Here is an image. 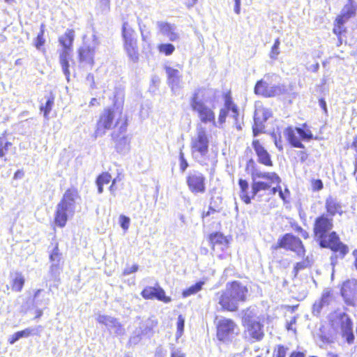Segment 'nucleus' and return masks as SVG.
Masks as SVG:
<instances>
[{
  "mask_svg": "<svg viewBox=\"0 0 357 357\" xmlns=\"http://www.w3.org/2000/svg\"><path fill=\"white\" fill-rule=\"evenodd\" d=\"M333 218L322 215L315 220L314 232L319 241L321 247L328 248L334 252H339L340 257L342 259L349 252L347 245L340 242L335 231L331 232L328 236L326 235L333 228Z\"/></svg>",
  "mask_w": 357,
  "mask_h": 357,
  "instance_id": "f257e3e1",
  "label": "nucleus"
},
{
  "mask_svg": "<svg viewBox=\"0 0 357 357\" xmlns=\"http://www.w3.org/2000/svg\"><path fill=\"white\" fill-rule=\"evenodd\" d=\"M80 196L77 189L69 188L63 195L61 201L56 206L54 222L59 227H64L68 219L73 217L77 206L79 204Z\"/></svg>",
  "mask_w": 357,
  "mask_h": 357,
  "instance_id": "f03ea898",
  "label": "nucleus"
},
{
  "mask_svg": "<svg viewBox=\"0 0 357 357\" xmlns=\"http://www.w3.org/2000/svg\"><path fill=\"white\" fill-rule=\"evenodd\" d=\"M248 290L238 281L227 283L222 292L217 294L218 303L224 310L236 311L240 303L245 301Z\"/></svg>",
  "mask_w": 357,
  "mask_h": 357,
  "instance_id": "7ed1b4c3",
  "label": "nucleus"
},
{
  "mask_svg": "<svg viewBox=\"0 0 357 357\" xmlns=\"http://www.w3.org/2000/svg\"><path fill=\"white\" fill-rule=\"evenodd\" d=\"M190 106L192 112L197 116L201 123L217 127L215 106L208 104L201 95V91H195L190 98Z\"/></svg>",
  "mask_w": 357,
  "mask_h": 357,
  "instance_id": "20e7f679",
  "label": "nucleus"
},
{
  "mask_svg": "<svg viewBox=\"0 0 357 357\" xmlns=\"http://www.w3.org/2000/svg\"><path fill=\"white\" fill-rule=\"evenodd\" d=\"M209 140L206 128L198 124L196 135L191 139L192 158L198 162L203 163L208 151Z\"/></svg>",
  "mask_w": 357,
  "mask_h": 357,
  "instance_id": "39448f33",
  "label": "nucleus"
},
{
  "mask_svg": "<svg viewBox=\"0 0 357 357\" xmlns=\"http://www.w3.org/2000/svg\"><path fill=\"white\" fill-rule=\"evenodd\" d=\"M284 91L280 84V77L276 74H266L258 81L255 86V93L264 97H274L282 94Z\"/></svg>",
  "mask_w": 357,
  "mask_h": 357,
  "instance_id": "423d86ee",
  "label": "nucleus"
},
{
  "mask_svg": "<svg viewBox=\"0 0 357 357\" xmlns=\"http://www.w3.org/2000/svg\"><path fill=\"white\" fill-rule=\"evenodd\" d=\"M329 321L333 330L346 337L351 343L354 339L353 334V322L349 315L344 312L335 311L330 314Z\"/></svg>",
  "mask_w": 357,
  "mask_h": 357,
  "instance_id": "0eeeda50",
  "label": "nucleus"
},
{
  "mask_svg": "<svg viewBox=\"0 0 357 357\" xmlns=\"http://www.w3.org/2000/svg\"><path fill=\"white\" fill-rule=\"evenodd\" d=\"M123 119V114L117 109H105L97 121L94 136L96 138L103 136L107 130L112 129Z\"/></svg>",
  "mask_w": 357,
  "mask_h": 357,
  "instance_id": "6e6552de",
  "label": "nucleus"
},
{
  "mask_svg": "<svg viewBox=\"0 0 357 357\" xmlns=\"http://www.w3.org/2000/svg\"><path fill=\"white\" fill-rule=\"evenodd\" d=\"M253 183L252 184V193L254 198L261 190H267L273 184H280L281 179L275 172H264L255 170L252 174Z\"/></svg>",
  "mask_w": 357,
  "mask_h": 357,
  "instance_id": "1a4fd4ad",
  "label": "nucleus"
},
{
  "mask_svg": "<svg viewBox=\"0 0 357 357\" xmlns=\"http://www.w3.org/2000/svg\"><path fill=\"white\" fill-rule=\"evenodd\" d=\"M122 36L124 41V48L130 59L136 62L138 60L137 39L135 32L128 22H124L122 26Z\"/></svg>",
  "mask_w": 357,
  "mask_h": 357,
  "instance_id": "9d476101",
  "label": "nucleus"
},
{
  "mask_svg": "<svg viewBox=\"0 0 357 357\" xmlns=\"http://www.w3.org/2000/svg\"><path fill=\"white\" fill-rule=\"evenodd\" d=\"M239 328L234 321L223 318L218 321L217 325V337L220 341L228 342L238 334Z\"/></svg>",
  "mask_w": 357,
  "mask_h": 357,
  "instance_id": "9b49d317",
  "label": "nucleus"
},
{
  "mask_svg": "<svg viewBox=\"0 0 357 357\" xmlns=\"http://www.w3.org/2000/svg\"><path fill=\"white\" fill-rule=\"evenodd\" d=\"M284 133L292 146L300 149H304V145L301 142V139L310 140L313 137L309 129L301 128L288 127L285 129Z\"/></svg>",
  "mask_w": 357,
  "mask_h": 357,
  "instance_id": "f8f14e48",
  "label": "nucleus"
},
{
  "mask_svg": "<svg viewBox=\"0 0 357 357\" xmlns=\"http://www.w3.org/2000/svg\"><path fill=\"white\" fill-rule=\"evenodd\" d=\"M245 326L244 334L246 338L260 340L264 337L263 325L257 319L245 317L243 319Z\"/></svg>",
  "mask_w": 357,
  "mask_h": 357,
  "instance_id": "ddd939ff",
  "label": "nucleus"
},
{
  "mask_svg": "<svg viewBox=\"0 0 357 357\" xmlns=\"http://www.w3.org/2000/svg\"><path fill=\"white\" fill-rule=\"evenodd\" d=\"M341 295L346 305L357 307V280L352 278L343 282Z\"/></svg>",
  "mask_w": 357,
  "mask_h": 357,
  "instance_id": "4468645a",
  "label": "nucleus"
},
{
  "mask_svg": "<svg viewBox=\"0 0 357 357\" xmlns=\"http://www.w3.org/2000/svg\"><path fill=\"white\" fill-rule=\"evenodd\" d=\"M275 248L290 250L295 252L299 257L305 255V249L300 238L289 234H285L282 238L279 239Z\"/></svg>",
  "mask_w": 357,
  "mask_h": 357,
  "instance_id": "2eb2a0df",
  "label": "nucleus"
},
{
  "mask_svg": "<svg viewBox=\"0 0 357 357\" xmlns=\"http://www.w3.org/2000/svg\"><path fill=\"white\" fill-rule=\"evenodd\" d=\"M99 44V38L96 33H93L91 43H85L84 46L79 49V61L92 66L94 63L93 58L96 49L98 47Z\"/></svg>",
  "mask_w": 357,
  "mask_h": 357,
  "instance_id": "dca6fc26",
  "label": "nucleus"
},
{
  "mask_svg": "<svg viewBox=\"0 0 357 357\" xmlns=\"http://www.w3.org/2000/svg\"><path fill=\"white\" fill-rule=\"evenodd\" d=\"M206 178L198 171H192L189 172L186 183L190 192L194 194L204 193L206 191L205 186Z\"/></svg>",
  "mask_w": 357,
  "mask_h": 357,
  "instance_id": "f3484780",
  "label": "nucleus"
},
{
  "mask_svg": "<svg viewBox=\"0 0 357 357\" xmlns=\"http://www.w3.org/2000/svg\"><path fill=\"white\" fill-rule=\"evenodd\" d=\"M271 116V111L262 106H258L255 112L254 125L252 126L253 135L255 137L259 133L263 132L264 129V122Z\"/></svg>",
  "mask_w": 357,
  "mask_h": 357,
  "instance_id": "a211bd4d",
  "label": "nucleus"
},
{
  "mask_svg": "<svg viewBox=\"0 0 357 357\" xmlns=\"http://www.w3.org/2000/svg\"><path fill=\"white\" fill-rule=\"evenodd\" d=\"M335 301V295L330 288L323 290L319 299L317 300L312 306V314L314 316H319L322 310L331 305Z\"/></svg>",
  "mask_w": 357,
  "mask_h": 357,
  "instance_id": "6ab92c4d",
  "label": "nucleus"
},
{
  "mask_svg": "<svg viewBox=\"0 0 357 357\" xmlns=\"http://www.w3.org/2000/svg\"><path fill=\"white\" fill-rule=\"evenodd\" d=\"M96 320L98 323L104 324L108 329L117 335H122L125 333V329L122 325L113 317L105 314H98L96 317Z\"/></svg>",
  "mask_w": 357,
  "mask_h": 357,
  "instance_id": "aec40b11",
  "label": "nucleus"
},
{
  "mask_svg": "<svg viewBox=\"0 0 357 357\" xmlns=\"http://www.w3.org/2000/svg\"><path fill=\"white\" fill-rule=\"evenodd\" d=\"M156 26L160 34L167 37L170 41L174 42L179 39L180 35L177 26L165 21H158Z\"/></svg>",
  "mask_w": 357,
  "mask_h": 357,
  "instance_id": "412c9836",
  "label": "nucleus"
},
{
  "mask_svg": "<svg viewBox=\"0 0 357 357\" xmlns=\"http://www.w3.org/2000/svg\"><path fill=\"white\" fill-rule=\"evenodd\" d=\"M165 69L167 75V84L172 91L176 93L181 88L182 75L178 69L169 66H165Z\"/></svg>",
  "mask_w": 357,
  "mask_h": 357,
  "instance_id": "4be33fe9",
  "label": "nucleus"
},
{
  "mask_svg": "<svg viewBox=\"0 0 357 357\" xmlns=\"http://www.w3.org/2000/svg\"><path fill=\"white\" fill-rule=\"evenodd\" d=\"M253 149L257 155V160L259 163L266 166H273V162L271 155L264 147L259 143V140L255 139L252 142Z\"/></svg>",
  "mask_w": 357,
  "mask_h": 357,
  "instance_id": "5701e85b",
  "label": "nucleus"
},
{
  "mask_svg": "<svg viewBox=\"0 0 357 357\" xmlns=\"http://www.w3.org/2000/svg\"><path fill=\"white\" fill-rule=\"evenodd\" d=\"M236 105L232 101L231 97H226L225 100L224 107L220 109L218 120L216 123H218V128H220L222 125L225 122L227 116L229 115L230 110H233L235 112Z\"/></svg>",
  "mask_w": 357,
  "mask_h": 357,
  "instance_id": "b1692460",
  "label": "nucleus"
},
{
  "mask_svg": "<svg viewBox=\"0 0 357 357\" xmlns=\"http://www.w3.org/2000/svg\"><path fill=\"white\" fill-rule=\"evenodd\" d=\"M209 238L213 251L216 250L223 251L228 247V240L227 237L221 233H213L210 235Z\"/></svg>",
  "mask_w": 357,
  "mask_h": 357,
  "instance_id": "393cba45",
  "label": "nucleus"
},
{
  "mask_svg": "<svg viewBox=\"0 0 357 357\" xmlns=\"http://www.w3.org/2000/svg\"><path fill=\"white\" fill-rule=\"evenodd\" d=\"M75 38V31L73 29H67L65 33L59 38V42L63 45V50L70 51Z\"/></svg>",
  "mask_w": 357,
  "mask_h": 357,
  "instance_id": "a878e982",
  "label": "nucleus"
},
{
  "mask_svg": "<svg viewBox=\"0 0 357 357\" xmlns=\"http://www.w3.org/2000/svg\"><path fill=\"white\" fill-rule=\"evenodd\" d=\"M70 56V52L68 51V50H62L61 52L60 53L59 56V62L62 67V70L66 77L67 80H69V76H70V71H69V63H68V59Z\"/></svg>",
  "mask_w": 357,
  "mask_h": 357,
  "instance_id": "bb28decb",
  "label": "nucleus"
},
{
  "mask_svg": "<svg viewBox=\"0 0 357 357\" xmlns=\"http://www.w3.org/2000/svg\"><path fill=\"white\" fill-rule=\"evenodd\" d=\"M116 149L120 153H126L130 150V139L123 136L116 140Z\"/></svg>",
  "mask_w": 357,
  "mask_h": 357,
  "instance_id": "cd10ccee",
  "label": "nucleus"
},
{
  "mask_svg": "<svg viewBox=\"0 0 357 357\" xmlns=\"http://www.w3.org/2000/svg\"><path fill=\"white\" fill-rule=\"evenodd\" d=\"M356 6L352 0H349L348 3L344 6L340 15V20H342V17L349 19L355 15Z\"/></svg>",
  "mask_w": 357,
  "mask_h": 357,
  "instance_id": "c85d7f7f",
  "label": "nucleus"
},
{
  "mask_svg": "<svg viewBox=\"0 0 357 357\" xmlns=\"http://www.w3.org/2000/svg\"><path fill=\"white\" fill-rule=\"evenodd\" d=\"M326 207L327 212L333 216L337 213H340V205L332 197H329L326 201Z\"/></svg>",
  "mask_w": 357,
  "mask_h": 357,
  "instance_id": "c756f323",
  "label": "nucleus"
},
{
  "mask_svg": "<svg viewBox=\"0 0 357 357\" xmlns=\"http://www.w3.org/2000/svg\"><path fill=\"white\" fill-rule=\"evenodd\" d=\"M112 176L108 172L101 174L96 179V184L98 185V192L99 194L103 192V185L108 184L111 181Z\"/></svg>",
  "mask_w": 357,
  "mask_h": 357,
  "instance_id": "7c9ffc66",
  "label": "nucleus"
},
{
  "mask_svg": "<svg viewBox=\"0 0 357 357\" xmlns=\"http://www.w3.org/2000/svg\"><path fill=\"white\" fill-rule=\"evenodd\" d=\"M24 284V278L20 273H15L12 283V289L15 291H21Z\"/></svg>",
  "mask_w": 357,
  "mask_h": 357,
  "instance_id": "2f4dec72",
  "label": "nucleus"
},
{
  "mask_svg": "<svg viewBox=\"0 0 357 357\" xmlns=\"http://www.w3.org/2000/svg\"><path fill=\"white\" fill-rule=\"evenodd\" d=\"M204 284V281H199L196 284L190 286L188 289L183 291L182 295L184 298L188 297L191 295L195 294L199 292Z\"/></svg>",
  "mask_w": 357,
  "mask_h": 357,
  "instance_id": "473e14b6",
  "label": "nucleus"
},
{
  "mask_svg": "<svg viewBox=\"0 0 357 357\" xmlns=\"http://www.w3.org/2000/svg\"><path fill=\"white\" fill-rule=\"evenodd\" d=\"M61 271L62 266L61 264H52L50 268V274L52 278L54 280H58Z\"/></svg>",
  "mask_w": 357,
  "mask_h": 357,
  "instance_id": "72a5a7b5",
  "label": "nucleus"
},
{
  "mask_svg": "<svg viewBox=\"0 0 357 357\" xmlns=\"http://www.w3.org/2000/svg\"><path fill=\"white\" fill-rule=\"evenodd\" d=\"M155 298L165 303L171 301V298L169 296H166L165 291L160 287H155Z\"/></svg>",
  "mask_w": 357,
  "mask_h": 357,
  "instance_id": "f704fd0d",
  "label": "nucleus"
},
{
  "mask_svg": "<svg viewBox=\"0 0 357 357\" xmlns=\"http://www.w3.org/2000/svg\"><path fill=\"white\" fill-rule=\"evenodd\" d=\"M158 50L160 53H163L165 55L169 56L174 52L175 47L170 43L161 44L158 46Z\"/></svg>",
  "mask_w": 357,
  "mask_h": 357,
  "instance_id": "c9c22d12",
  "label": "nucleus"
},
{
  "mask_svg": "<svg viewBox=\"0 0 357 357\" xmlns=\"http://www.w3.org/2000/svg\"><path fill=\"white\" fill-rule=\"evenodd\" d=\"M155 287H146L141 293L142 296L145 299H153L155 298Z\"/></svg>",
  "mask_w": 357,
  "mask_h": 357,
  "instance_id": "e433bc0d",
  "label": "nucleus"
},
{
  "mask_svg": "<svg viewBox=\"0 0 357 357\" xmlns=\"http://www.w3.org/2000/svg\"><path fill=\"white\" fill-rule=\"evenodd\" d=\"M280 38H277L274 44L271 48V52H270V57L273 59H276L278 56L280 54Z\"/></svg>",
  "mask_w": 357,
  "mask_h": 357,
  "instance_id": "4c0bfd02",
  "label": "nucleus"
},
{
  "mask_svg": "<svg viewBox=\"0 0 357 357\" xmlns=\"http://www.w3.org/2000/svg\"><path fill=\"white\" fill-rule=\"evenodd\" d=\"M110 0H97L96 8L102 13L109 10Z\"/></svg>",
  "mask_w": 357,
  "mask_h": 357,
  "instance_id": "58836bf2",
  "label": "nucleus"
},
{
  "mask_svg": "<svg viewBox=\"0 0 357 357\" xmlns=\"http://www.w3.org/2000/svg\"><path fill=\"white\" fill-rule=\"evenodd\" d=\"M50 259L52 261V263L54 264H61V254L59 252V248L57 246H56L54 250H52V252L51 253L50 256Z\"/></svg>",
  "mask_w": 357,
  "mask_h": 357,
  "instance_id": "ea45409f",
  "label": "nucleus"
},
{
  "mask_svg": "<svg viewBox=\"0 0 357 357\" xmlns=\"http://www.w3.org/2000/svg\"><path fill=\"white\" fill-rule=\"evenodd\" d=\"M185 325V319L182 315H179L177 320V331H176V337L178 338L181 337L184 330Z\"/></svg>",
  "mask_w": 357,
  "mask_h": 357,
  "instance_id": "a19ab883",
  "label": "nucleus"
},
{
  "mask_svg": "<svg viewBox=\"0 0 357 357\" xmlns=\"http://www.w3.org/2000/svg\"><path fill=\"white\" fill-rule=\"evenodd\" d=\"M53 105H54V99L49 98L47 100L45 105L40 107V110L44 112V116L45 118H47L49 113L52 110Z\"/></svg>",
  "mask_w": 357,
  "mask_h": 357,
  "instance_id": "79ce46f5",
  "label": "nucleus"
},
{
  "mask_svg": "<svg viewBox=\"0 0 357 357\" xmlns=\"http://www.w3.org/2000/svg\"><path fill=\"white\" fill-rule=\"evenodd\" d=\"M43 28H44V25L41 24L40 32L38 34L36 40L35 45L38 50H40V47H42L44 45L45 41L43 38V34H44V29Z\"/></svg>",
  "mask_w": 357,
  "mask_h": 357,
  "instance_id": "37998d69",
  "label": "nucleus"
},
{
  "mask_svg": "<svg viewBox=\"0 0 357 357\" xmlns=\"http://www.w3.org/2000/svg\"><path fill=\"white\" fill-rule=\"evenodd\" d=\"M12 144L9 142H5L3 138L0 137V158L5 155L6 151L8 149Z\"/></svg>",
  "mask_w": 357,
  "mask_h": 357,
  "instance_id": "c03bdc74",
  "label": "nucleus"
},
{
  "mask_svg": "<svg viewBox=\"0 0 357 357\" xmlns=\"http://www.w3.org/2000/svg\"><path fill=\"white\" fill-rule=\"evenodd\" d=\"M121 227L125 231L128 230L130 225V218L126 215H121L119 217Z\"/></svg>",
  "mask_w": 357,
  "mask_h": 357,
  "instance_id": "a18cd8bd",
  "label": "nucleus"
},
{
  "mask_svg": "<svg viewBox=\"0 0 357 357\" xmlns=\"http://www.w3.org/2000/svg\"><path fill=\"white\" fill-rule=\"evenodd\" d=\"M287 349L283 346H278L273 352V357H286Z\"/></svg>",
  "mask_w": 357,
  "mask_h": 357,
  "instance_id": "49530a36",
  "label": "nucleus"
},
{
  "mask_svg": "<svg viewBox=\"0 0 357 357\" xmlns=\"http://www.w3.org/2000/svg\"><path fill=\"white\" fill-rule=\"evenodd\" d=\"M137 24L139 26V29L141 32L142 40H145L146 38L148 37V35L145 34L146 25L142 23V20L139 18H137Z\"/></svg>",
  "mask_w": 357,
  "mask_h": 357,
  "instance_id": "de8ad7c7",
  "label": "nucleus"
},
{
  "mask_svg": "<svg viewBox=\"0 0 357 357\" xmlns=\"http://www.w3.org/2000/svg\"><path fill=\"white\" fill-rule=\"evenodd\" d=\"M248 190H241L240 192L241 199L247 204H250L251 202V198L248 196Z\"/></svg>",
  "mask_w": 357,
  "mask_h": 357,
  "instance_id": "09e8293b",
  "label": "nucleus"
},
{
  "mask_svg": "<svg viewBox=\"0 0 357 357\" xmlns=\"http://www.w3.org/2000/svg\"><path fill=\"white\" fill-rule=\"evenodd\" d=\"M312 185L314 190H320L323 188V183L320 179L314 180Z\"/></svg>",
  "mask_w": 357,
  "mask_h": 357,
  "instance_id": "8fccbe9b",
  "label": "nucleus"
},
{
  "mask_svg": "<svg viewBox=\"0 0 357 357\" xmlns=\"http://www.w3.org/2000/svg\"><path fill=\"white\" fill-rule=\"evenodd\" d=\"M137 270H138V266L136 264L132 265V266L127 267L124 269L123 275H126L131 274L132 273H135L136 271H137Z\"/></svg>",
  "mask_w": 357,
  "mask_h": 357,
  "instance_id": "3c124183",
  "label": "nucleus"
},
{
  "mask_svg": "<svg viewBox=\"0 0 357 357\" xmlns=\"http://www.w3.org/2000/svg\"><path fill=\"white\" fill-rule=\"evenodd\" d=\"M238 185L240 186L241 190H248L249 185H248V183L247 182V181L241 178L238 181Z\"/></svg>",
  "mask_w": 357,
  "mask_h": 357,
  "instance_id": "603ef678",
  "label": "nucleus"
},
{
  "mask_svg": "<svg viewBox=\"0 0 357 357\" xmlns=\"http://www.w3.org/2000/svg\"><path fill=\"white\" fill-rule=\"evenodd\" d=\"M343 31V25L337 24L335 25L333 28V32L335 34L340 36Z\"/></svg>",
  "mask_w": 357,
  "mask_h": 357,
  "instance_id": "864d4df0",
  "label": "nucleus"
},
{
  "mask_svg": "<svg viewBox=\"0 0 357 357\" xmlns=\"http://www.w3.org/2000/svg\"><path fill=\"white\" fill-rule=\"evenodd\" d=\"M296 318L295 317H291V320L287 324V328L288 331H295L296 330L293 328V325L296 324Z\"/></svg>",
  "mask_w": 357,
  "mask_h": 357,
  "instance_id": "5fc2aeb1",
  "label": "nucleus"
},
{
  "mask_svg": "<svg viewBox=\"0 0 357 357\" xmlns=\"http://www.w3.org/2000/svg\"><path fill=\"white\" fill-rule=\"evenodd\" d=\"M229 116L232 117L234 120V121H237V119H238L239 112L238 107L236 105V109L235 113L233 112V110H230L229 115Z\"/></svg>",
  "mask_w": 357,
  "mask_h": 357,
  "instance_id": "6e6d98bb",
  "label": "nucleus"
},
{
  "mask_svg": "<svg viewBox=\"0 0 357 357\" xmlns=\"http://www.w3.org/2000/svg\"><path fill=\"white\" fill-rule=\"evenodd\" d=\"M279 196L285 202L286 201V198H287V196H286V194H289V190L288 189H285L284 192L282 191L281 187H279Z\"/></svg>",
  "mask_w": 357,
  "mask_h": 357,
  "instance_id": "4d7b16f0",
  "label": "nucleus"
},
{
  "mask_svg": "<svg viewBox=\"0 0 357 357\" xmlns=\"http://www.w3.org/2000/svg\"><path fill=\"white\" fill-rule=\"evenodd\" d=\"M305 267V262H298V263H297L296 264V266H294L295 275H296L300 270L303 269Z\"/></svg>",
  "mask_w": 357,
  "mask_h": 357,
  "instance_id": "13d9d810",
  "label": "nucleus"
},
{
  "mask_svg": "<svg viewBox=\"0 0 357 357\" xmlns=\"http://www.w3.org/2000/svg\"><path fill=\"white\" fill-rule=\"evenodd\" d=\"M33 331H34V329H33L31 328H27L23 331H21V332L23 334V336L24 337H28L29 336H30L31 334L33 333Z\"/></svg>",
  "mask_w": 357,
  "mask_h": 357,
  "instance_id": "bf43d9fd",
  "label": "nucleus"
},
{
  "mask_svg": "<svg viewBox=\"0 0 357 357\" xmlns=\"http://www.w3.org/2000/svg\"><path fill=\"white\" fill-rule=\"evenodd\" d=\"M171 357H185V356L180 350L174 349L172 351Z\"/></svg>",
  "mask_w": 357,
  "mask_h": 357,
  "instance_id": "052dcab7",
  "label": "nucleus"
},
{
  "mask_svg": "<svg viewBox=\"0 0 357 357\" xmlns=\"http://www.w3.org/2000/svg\"><path fill=\"white\" fill-rule=\"evenodd\" d=\"M188 167V163L186 160L180 161V170L181 172H184Z\"/></svg>",
  "mask_w": 357,
  "mask_h": 357,
  "instance_id": "680f3d73",
  "label": "nucleus"
},
{
  "mask_svg": "<svg viewBox=\"0 0 357 357\" xmlns=\"http://www.w3.org/2000/svg\"><path fill=\"white\" fill-rule=\"evenodd\" d=\"M19 339H18V337L17 336V334L16 333H15L13 335H10L8 339V342H9V344H15L17 341H18Z\"/></svg>",
  "mask_w": 357,
  "mask_h": 357,
  "instance_id": "e2e57ef3",
  "label": "nucleus"
},
{
  "mask_svg": "<svg viewBox=\"0 0 357 357\" xmlns=\"http://www.w3.org/2000/svg\"><path fill=\"white\" fill-rule=\"evenodd\" d=\"M235 5H234V12L238 15L241 12V0H234Z\"/></svg>",
  "mask_w": 357,
  "mask_h": 357,
  "instance_id": "0e129e2a",
  "label": "nucleus"
},
{
  "mask_svg": "<svg viewBox=\"0 0 357 357\" xmlns=\"http://www.w3.org/2000/svg\"><path fill=\"white\" fill-rule=\"evenodd\" d=\"M86 80L91 82V88H96L94 77L93 75L89 74L86 77Z\"/></svg>",
  "mask_w": 357,
  "mask_h": 357,
  "instance_id": "69168bd1",
  "label": "nucleus"
},
{
  "mask_svg": "<svg viewBox=\"0 0 357 357\" xmlns=\"http://www.w3.org/2000/svg\"><path fill=\"white\" fill-rule=\"evenodd\" d=\"M273 137H274L275 144L276 147L278 148L279 150H282V141H281L280 138L279 139H277L275 135H274Z\"/></svg>",
  "mask_w": 357,
  "mask_h": 357,
  "instance_id": "338daca9",
  "label": "nucleus"
},
{
  "mask_svg": "<svg viewBox=\"0 0 357 357\" xmlns=\"http://www.w3.org/2000/svg\"><path fill=\"white\" fill-rule=\"evenodd\" d=\"M354 257V266L356 269L357 270V250H354L352 253Z\"/></svg>",
  "mask_w": 357,
  "mask_h": 357,
  "instance_id": "774afa93",
  "label": "nucleus"
}]
</instances>
